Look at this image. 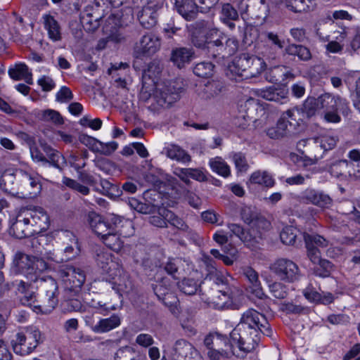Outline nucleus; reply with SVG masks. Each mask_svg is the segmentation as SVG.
<instances>
[{
    "mask_svg": "<svg viewBox=\"0 0 360 360\" xmlns=\"http://www.w3.org/2000/svg\"><path fill=\"white\" fill-rule=\"evenodd\" d=\"M249 319H250L253 325L249 323V327L264 333L263 329H268L267 319L264 315L269 309L270 299L264 293L259 281L258 274L252 268L249 267Z\"/></svg>",
    "mask_w": 360,
    "mask_h": 360,
    "instance_id": "f257e3e1",
    "label": "nucleus"
},
{
    "mask_svg": "<svg viewBox=\"0 0 360 360\" xmlns=\"http://www.w3.org/2000/svg\"><path fill=\"white\" fill-rule=\"evenodd\" d=\"M42 335L35 326L21 328L11 341L14 352L25 356L32 353L41 342Z\"/></svg>",
    "mask_w": 360,
    "mask_h": 360,
    "instance_id": "f03ea898",
    "label": "nucleus"
},
{
    "mask_svg": "<svg viewBox=\"0 0 360 360\" xmlns=\"http://www.w3.org/2000/svg\"><path fill=\"white\" fill-rule=\"evenodd\" d=\"M46 262L22 252H17L14 257L12 271L24 274L31 281H38V274L47 269Z\"/></svg>",
    "mask_w": 360,
    "mask_h": 360,
    "instance_id": "7ed1b4c3",
    "label": "nucleus"
},
{
    "mask_svg": "<svg viewBox=\"0 0 360 360\" xmlns=\"http://www.w3.org/2000/svg\"><path fill=\"white\" fill-rule=\"evenodd\" d=\"M58 277L65 290L74 295L79 293L86 281L83 269L71 265H62L58 271Z\"/></svg>",
    "mask_w": 360,
    "mask_h": 360,
    "instance_id": "20e7f679",
    "label": "nucleus"
},
{
    "mask_svg": "<svg viewBox=\"0 0 360 360\" xmlns=\"http://www.w3.org/2000/svg\"><path fill=\"white\" fill-rule=\"evenodd\" d=\"M39 283L37 287L41 288L45 292L46 302L41 306H34L37 313L44 314H50L58 304V285L56 281L51 277L41 276V274H38V281H33Z\"/></svg>",
    "mask_w": 360,
    "mask_h": 360,
    "instance_id": "39448f33",
    "label": "nucleus"
},
{
    "mask_svg": "<svg viewBox=\"0 0 360 360\" xmlns=\"http://www.w3.org/2000/svg\"><path fill=\"white\" fill-rule=\"evenodd\" d=\"M270 223L260 213L251 211L249 215V249L254 252L252 255L256 257L259 245L262 240V231L269 229Z\"/></svg>",
    "mask_w": 360,
    "mask_h": 360,
    "instance_id": "423d86ee",
    "label": "nucleus"
},
{
    "mask_svg": "<svg viewBox=\"0 0 360 360\" xmlns=\"http://www.w3.org/2000/svg\"><path fill=\"white\" fill-rule=\"evenodd\" d=\"M96 264L106 281L116 278L124 271L121 261L108 252H101L97 255Z\"/></svg>",
    "mask_w": 360,
    "mask_h": 360,
    "instance_id": "0eeeda50",
    "label": "nucleus"
},
{
    "mask_svg": "<svg viewBox=\"0 0 360 360\" xmlns=\"http://www.w3.org/2000/svg\"><path fill=\"white\" fill-rule=\"evenodd\" d=\"M271 271L283 281L292 283L299 277L298 266L292 260L278 259L271 266Z\"/></svg>",
    "mask_w": 360,
    "mask_h": 360,
    "instance_id": "6e6552de",
    "label": "nucleus"
},
{
    "mask_svg": "<svg viewBox=\"0 0 360 360\" xmlns=\"http://www.w3.org/2000/svg\"><path fill=\"white\" fill-rule=\"evenodd\" d=\"M230 335L231 339V345H229L225 342V346L231 347V353L236 357L239 359L245 358L248 351L245 347V337L246 335L245 315L243 316L238 326L231 331Z\"/></svg>",
    "mask_w": 360,
    "mask_h": 360,
    "instance_id": "1a4fd4ad",
    "label": "nucleus"
},
{
    "mask_svg": "<svg viewBox=\"0 0 360 360\" xmlns=\"http://www.w3.org/2000/svg\"><path fill=\"white\" fill-rule=\"evenodd\" d=\"M153 290L158 299L162 300L165 305L169 309L173 314H179V301L177 297L170 292V285L167 283V278L158 281L153 285Z\"/></svg>",
    "mask_w": 360,
    "mask_h": 360,
    "instance_id": "9d476101",
    "label": "nucleus"
},
{
    "mask_svg": "<svg viewBox=\"0 0 360 360\" xmlns=\"http://www.w3.org/2000/svg\"><path fill=\"white\" fill-rule=\"evenodd\" d=\"M300 202L311 204L322 209L329 208L333 204V199L323 191L307 188L299 195Z\"/></svg>",
    "mask_w": 360,
    "mask_h": 360,
    "instance_id": "9b49d317",
    "label": "nucleus"
},
{
    "mask_svg": "<svg viewBox=\"0 0 360 360\" xmlns=\"http://www.w3.org/2000/svg\"><path fill=\"white\" fill-rule=\"evenodd\" d=\"M335 25L333 22L323 24L321 27L316 29V33L322 42H328L326 45V50L328 53H339L343 50V46L338 41L343 40L346 37L345 31L338 32L340 35L335 37V40L330 41V35L326 32L327 30H333Z\"/></svg>",
    "mask_w": 360,
    "mask_h": 360,
    "instance_id": "f8f14e48",
    "label": "nucleus"
},
{
    "mask_svg": "<svg viewBox=\"0 0 360 360\" xmlns=\"http://www.w3.org/2000/svg\"><path fill=\"white\" fill-rule=\"evenodd\" d=\"M316 105L322 112L339 109L342 114H347L349 110L346 99L330 93H325L319 96L316 98Z\"/></svg>",
    "mask_w": 360,
    "mask_h": 360,
    "instance_id": "ddd939ff",
    "label": "nucleus"
},
{
    "mask_svg": "<svg viewBox=\"0 0 360 360\" xmlns=\"http://www.w3.org/2000/svg\"><path fill=\"white\" fill-rule=\"evenodd\" d=\"M221 33L217 29L200 30L198 35L194 34L192 38L193 44L198 47L207 46L208 49L212 46H221L223 44L224 37H221Z\"/></svg>",
    "mask_w": 360,
    "mask_h": 360,
    "instance_id": "4468645a",
    "label": "nucleus"
},
{
    "mask_svg": "<svg viewBox=\"0 0 360 360\" xmlns=\"http://www.w3.org/2000/svg\"><path fill=\"white\" fill-rule=\"evenodd\" d=\"M160 48V39L153 34L143 35L134 45V53L137 57L150 56Z\"/></svg>",
    "mask_w": 360,
    "mask_h": 360,
    "instance_id": "2eb2a0df",
    "label": "nucleus"
},
{
    "mask_svg": "<svg viewBox=\"0 0 360 360\" xmlns=\"http://www.w3.org/2000/svg\"><path fill=\"white\" fill-rule=\"evenodd\" d=\"M161 70L158 63H152L148 65V69L143 74L142 91L147 93L149 96L157 93L159 89L158 78Z\"/></svg>",
    "mask_w": 360,
    "mask_h": 360,
    "instance_id": "dca6fc26",
    "label": "nucleus"
},
{
    "mask_svg": "<svg viewBox=\"0 0 360 360\" xmlns=\"http://www.w3.org/2000/svg\"><path fill=\"white\" fill-rule=\"evenodd\" d=\"M31 215L27 212H24L23 208L18 212L15 221L11 226V230L13 235L18 238L28 237L33 233L31 230Z\"/></svg>",
    "mask_w": 360,
    "mask_h": 360,
    "instance_id": "f3484780",
    "label": "nucleus"
},
{
    "mask_svg": "<svg viewBox=\"0 0 360 360\" xmlns=\"http://www.w3.org/2000/svg\"><path fill=\"white\" fill-rule=\"evenodd\" d=\"M288 91L287 89L269 87L265 89H251L249 90V101L254 100L253 96L256 97H262L266 100L283 102V100L287 99Z\"/></svg>",
    "mask_w": 360,
    "mask_h": 360,
    "instance_id": "a211bd4d",
    "label": "nucleus"
},
{
    "mask_svg": "<svg viewBox=\"0 0 360 360\" xmlns=\"http://www.w3.org/2000/svg\"><path fill=\"white\" fill-rule=\"evenodd\" d=\"M88 221L89 225L94 233L102 240L110 231L115 230V226L110 221V217L105 221L102 217L94 212H91L88 214Z\"/></svg>",
    "mask_w": 360,
    "mask_h": 360,
    "instance_id": "6ab92c4d",
    "label": "nucleus"
},
{
    "mask_svg": "<svg viewBox=\"0 0 360 360\" xmlns=\"http://www.w3.org/2000/svg\"><path fill=\"white\" fill-rule=\"evenodd\" d=\"M86 322L91 326V330L96 333L109 332L121 324V318L117 314H112L105 319H101L96 324L86 319Z\"/></svg>",
    "mask_w": 360,
    "mask_h": 360,
    "instance_id": "aec40b11",
    "label": "nucleus"
},
{
    "mask_svg": "<svg viewBox=\"0 0 360 360\" xmlns=\"http://www.w3.org/2000/svg\"><path fill=\"white\" fill-rule=\"evenodd\" d=\"M44 28L47 32L48 37L53 42L62 39L61 27L56 19L51 14L46 13L42 15Z\"/></svg>",
    "mask_w": 360,
    "mask_h": 360,
    "instance_id": "412c9836",
    "label": "nucleus"
},
{
    "mask_svg": "<svg viewBox=\"0 0 360 360\" xmlns=\"http://www.w3.org/2000/svg\"><path fill=\"white\" fill-rule=\"evenodd\" d=\"M108 283L111 284L112 290L119 295L120 297L123 295L129 294L133 290L132 281L125 271Z\"/></svg>",
    "mask_w": 360,
    "mask_h": 360,
    "instance_id": "4be33fe9",
    "label": "nucleus"
},
{
    "mask_svg": "<svg viewBox=\"0 0 360 360\" xmlns=\"http://www.w3.org/2000/svg\"><path fill=\"white\" fill-rule=\"evenodd\" d=\"M193 55L194 53L191 49L176 48L172 50L170 59L175 66L182 68L191 63Z\"/></svg>",
    "mask_w": 360,
    "mask_h": 360,
    "instance_id": "5701e85b",
    "label": "nucleus"
},
{
    "mask_svg": "<svg viewBox=\"0 0 360 360\" xmlns=\"http://www.w3.org/2000/svg\"><path fill=\"white\" fill-rule=\"evenodd\" d=\"M15 285L17 287L18 292L21 294L20 302L23 305L29 306L33 309V311L37 313L39 311L34 306L36 302V294L34 291L30 290V285L23 281H16Z\"/></svg>",
    "mask_w": 360,
    "mask_h": 360,
    "instance_id": "b1692460",
    "label": "nucleus"
},
{
    "mask_svg": "<svg viewBox=\"0 0 360 360\" xmlns=\"http://www.w3.org/2000/svg\"><path fill=\"white\" fill-rule=\"evenodd\" d=\"M175 354L188 360H202L198 352L193 348L191 344L184 340H177L174 346Z\"/></svg>",
    "mask_w": 360,
    "mask_h": 360,
    "instance_id": "393cba45",
    "label": "nucleus"
},
{
    "mask_svg": "<svg viewBox=\"0 0 360 360\" xmlns=\"http://www.w3.org/2000/svg\"><path fill=\"white\" fill-rule=\"evenodd\" d=\"M159 213L162 217H164L167 220V222H168L172 226L183 232L186 233L189 236L192 235L193 231L191 229L189 228V226L181 218L179 217L172 211L165 207H160L159 208Z\"/></svg>",
    "mask_w": 360,
    "mask_h": 360,
    "instance_id": "a878e982",
    "label": "nucleus"
},
{
    "mask_svg": "<svg viewBox=\"0 0 360 360\" xmlns=\"http://www.w3.org/2000/svg\"><path fill=\"white\" fill-rule=\"evenodd\" d=\"M110 221L115 226V230L122 238H127L134 234V225L131 220L122 218L117 215H110Z\"/></svg>",
    "mask_w": 360,
    "mask_h": 360,
    "instance_id": "bb28decb",
    "label": "nucleus"
},
{
    "mask_svg": "<svg viewBox=\"0 0 360 360\" xmlns=\"http://www.w3.org/2000/svg\"><path fill=\"white\" fill-rule=\"evenodd\" d=\"M244 66V60L237 59L233 61L227 67L226 75L231 80L241 82L246 79V69Z\"/></svg>",
    "mask_w": 360,
    "mask_h": 360,
    "instance_id": "cd10ccee",
    "label": "nucleus"
},
{
    "mask_svg": "<svg viewBox=\"0 0 360 360\" xmlns=\"http://www.w3.org/2000/svg\"><path fill=\"white\" fill-rule=\"evenodd\" d=\"M24 212H27L31 217V226H37L41 230L46 229L49 224V216L41 207L35 209L23 208Z\"/></svg>",
    "mask_w": 360,
    "mask_h": 360,
    "instance_id": "c85d7f7f",
    "label": "nucleus"
},
{
    "mask_svg": "<svg viewBox=\"0 0 360 360\" xmlns=\"http://www.w3.org/2000/svg\"><path fill=\"white\" fill-rule=\"evenodd\" d=\"M292 74L287 71V68L283 65H277L270 68L265 72L266 79L271 83H281L284 82L289 76Z\"/></svg>",
    "mask_w": 360,
    "mask_h": 360,
    "instance_id": "c756f323",
    "label": "nucleus"
},
{
    "mask_svg": "<svg viewBox=\"0 0 360 360\" xmlns=\"http://www.w3.org/2000/svg\"><path fill=\"white\" fill-rule=\"evenodd\" d=\"M287 121V120H284L281 116L276 126L270 127L266 130V135L274 139H279L287 136L291 131V128H290Z\"/></svg>",
    "mask_w": 360,
    "mask_h": 360,
    "instance_id": "7c9ffc66",
    "label": "nucleus"
},
{
    "mask_svg": "<svg viewBox=\"0 0 360 360\" xmlns=\"http://www.w3.org/2000/svg\"><path fill=\"white\" fill-rule=\"evenodd\" d=\"M10 77L15 80H24L26 83L32 84V75L28 67L24 63L16 64L8 70Z\"/></svg>",
    "mask_w": 360,
    "mask_h": 360,
    "instance_id": "2f4dec72",
    "label": "nucleus"
},
{
    "mask_svg": "<svg viewBox=\"0 0 360 360\" xmlns=\"http://www.w3.org/2000/svg\"><path fill=\"white\" fill-rule=\"evenodd\" d=\"M19 174L22 177V181L30 186L31 191L30 194L32 196H35L40 193L41 185L39 181V177L37 175L30 174L22 169L19 171Z\"/></svg>",
    "mask_w": 360,
    "mask_h": 360,
    "instance_id": "473e14b6",
    "label": "nucleus"
},
{
    "mask_svg": "<svg viewBox=\"0 0 360 360\" xmlns=\"http://www.w3.org/2000/svg\"><path fill=\"white\" fill-rule=\"evenodd\" d=\"M285 52L289 56H297L302 61H308L311 58L310 50L301 44H290L285 47Z\"/></svg>",
    "mask_w": 360,
    "mask_h": 360,
    "instance_id": "72a5a7b5",
    "label": "nucleus"
},
{
    "mask_svg": "<svg viewBox=\"0 0 360 360\" xmlns=\"http://www.w3.org/2000/svg\"><path fill=\"white\" fill-rule=\"evenodd\" d=\"M36 116L39 120L49 122L54 125H61L64 122L61 115L58 111L53 109L39 110L36 113Z\"/></svg>",
    "mask_w": 360,
    "mask_h": 360,
    "instance_id": "f704fd0d",
    "label": "nucleus"
},
{
    "mask_svg": "<svg viewBox=\"0 0 360 360\" xmlns=\"http://www.w3.org/2000/svg\"><path fill=\"white\" fill-rule=\"evenodd\" d=\"M139 20L143 27L150 29L157 22V13L151 7H145L139 15Z\"/></svg>",
    "mask_w": 360,
    "mask_h": 360,
    "instance_id": "c9c22d12",
    "label": "nucleus"
},
{
    "mask_svg": "<svg viewBox=\"0 0 360 360\" xmlns=\"http://www.w3.org/2000/svg\"><path fill=\"white\" fill-rule=\"evenodd\" d=\"M167 156L182 163H188L191 161V156L181 147L171 144L166 149Z\"/></svg>",
    "mask_w": 360,
    "mask_h": 360,
    "instance_id": "e433bc0d",
    "label": "nucleus"
},
{
    "mask_svg": "<svg viewBox=\"0 0 360 360\" xmlns=\"http://www.w3.org/2000/svg\"><path fill=\"white\" fill-rule=\"evenodd\" d=\"M209 165L212 172L224 177H227L231 174V169L227 163L221 157L211 158Z\"/></svg>",
    "mask_w": 360,
    "mask_h": 360,
    "instance_id": "4c0bfd02",
    "label": "nucleus"
},
{
    "mask_svg": "<svg viewBox=\"0 0 360 360\" xmlns=\"http://www.w3.org/2000/svg\"><path fill=\"white\" fill-rule=\"evenodd\" d=\"M302 236L305 246L316 247L317 248H326L329 245V241L323 236L316 233H307L304 232Z\"/></svg>",
    "mask_w": 360,
    "mask_h": 360,
    "instance_id": "58836bf2",
    "label": "nucleus"
},
{
    "mask_svg": "<svg viewBox=\"0 0 360 360\" xmlns=\"http://www.w3.org/2000/svg\"><path fill=\"white\" fill-rule=\"evenodd\" d=\"M122 238V237L117 232L110 231V233L102 239V241L111 250L119 252L123 247L124 241Z\"/></svg>",
    "mask_w": 360,
    "mask_h": 360,
    "instance_id": "ea45409f",
    "label": "nucleus"
},
{
    "mask_svg": "<svg viewBox=\"0 0 360 360\" xmlns=\"http://www.w3.org/2000/svg\"><path fill=\"white\" fill-rule=\"evenodd\" d=\"M300 231L294 226H288L283 229L280 233L281 240L283 244L293 245L296 243L298 235Z\"/></svg>",
    "mask_w": 360,
    "mask_h": 360,
    "instance_id": "a19ab883",
    "label": "nucleus"
},
{
    "mask_svg": "<svg viewBox=\"0 0 360 360\" xmlns=\"http://www.w3.org/2000/svg\"><path fill=\"white\" fill-rule=\"evenodd\" d=\"M302 112L297 108H293L292 109H289L284 112L281 116L284 118V120H287V123L288 124L290 128L296 129L300 126V122H302V119L301 117Z\"/></svg>",
    "mask_w": 360,
    "mask_h": 360,
    "instance_id": "79ce46f5",
    "label": "nucleus"
},
{
    "mask_svg": "<svg viewBox=\"0 0 360 360\" xmlns=\"http://www.w3.org/2000/svg\"><path fill=\"white\" fill-rule=\"evenodd\" d=\"M250 180L252 183L263 185L268 188L273 187L275 184L272 176L266 172H255L251 175Z\"/></svg>",
    "mask_w": 360,
    "mask_h": 360,
    "instance_id": "37998d69",
    "label": "nucleus"
},
{
    "mask_svg": "<svg viewBox=\"0 0 360 360\" xmlns=\"http://www.w3.org/2000/svg\"><path fill=\"white\" fill-rule=\"evenodd\" d=\"M348 160H340L332 163L329 167L328 172L330 174L336 178L345 179L347 177Z\"/></svg>",
    "mask_w": 360,
    "mask_h": 360,
    "instance_id": "c03bdc74",
    "label": "nucleus"
},
{
    "mask_svg": "<svg viewBox=\"0 0 360 360\" xmlns=\"http://www.w3.org/2000/svg\"><path fill=\"white\" fill-rule=\"evenodd\" d=\"M247 102L248 98L245 96L239 99L237 102L238 115L235 119V124L239 127H242L243 129H245L247 125Z\"/></svg>",
    "mask_w": 360,
    "mask_h": 360,
    "instance_id": "a18cd8bd",
    "label": "nucleus"
},
{
    "mask_svg": "<svg viewBox=\"0 0 360 360\" xmlns=\"http://www.w3.org/2000/svg\"><path fill=\"white\" fill-rule=\"evenodd\" d=\"M285 6L294 13H302L310 9L311 0H285Z\"/></svg>",
    "mask_w": 360,
    "mask_h": 360,
    "instance_id": "49530a36",
    "label": "nucleus"
},
{
    "mask_svg": "<svg viewBox=\"0 0 360 360\" xmlns=\"http://www.w3.org/2000/svg\"><path fill=\"white\" fill-rule=\"evenodd\" d=\"M338 139L333 136L324 135L316 138L313 143L315 148H320L324 151L333 149Z\"/></svg>",
    "mask_w": 360,
    "mask_h": 360,
    "instance_id": "de8ad7c7",
    "label": "nucleus"
},
{
    "mask_svg": "<svg viewBox=\"0 0 360 360\" xmlns=\"http://www.w3.org/2000/svg\"><path fill=\"white\" fill-rule=\"evenodd\" d=\"M176 10L178 13L187 20L193 19L198 12L195 3L193 2L191 0L187 1Z\"/></svg>",
    "mask_w": 360,
    "mask_h": 360,
    "instance_id": "09e8293b",
    "label": "nucleus"
},
{
    "mask_svg": "<svg viewBox=\"0 0 360 360\" xmlns=\"http://www.w3.org/2000/svg\"><path fill=\"white\" fill-rule=\"evenodd\" d=\"M249 62H250V65L249 66L250 69L249 77L251 78L255 77L257 75H259L266 67V63L264 60L257 56L249 57Z\"/></svg>",
    "mask_w": 360,
    "mask_h": 360,
    "instance_id": "8fccbe9b",
    "label": "nucleus"
},
{
    "mask_svg": "<svg viewBox=\"0 0 360 360\" xmlns=\"http://www.w3.org/2000/svg\"><path fill=\"white\" fill-rule=\"evenodd\" d=\"M193 72L195 75L200 77H210L214 73V65L211 63H199L195 66Z\"/></svg>",
    "mask_w": 360,
    "mask_h": 360,
    "instance_id": "3c124183",
    "label": "nucleus"
},
{
    "mask_svg": "<svg viewBox=\"0 0 360 360\" xmlns=\"http://www.w3.org/2000/svg\"><path fill=\"white\" fill-rule=\"evenodd\" d=\"M316 264L319 266L315 268L314 273L320 277L325 278L329 276L333 270V264L328 259H321Z\"/></svg>",
    "mask_w": 360,
    "mask_h": 360,
    "instance_id": "603ef678",
    "label": "nucleus"
},
{
    "mask_svg": "<svg viewBox=\"0 0 360 360\" xmlns=\"http://www.w3.org/2000/svg\"><path fill=\"white\" fill-rule=\"evenodd\" d=\"M230 300L231 307L238 309L245 302V295L240 289L234 288L231 293Z\"/></svg>",
    "mask_w": 360,
    "mask_h": 360,
    "instance_id": "864d4df0",
    "label": "nucleus"
},
{
    "mask_svg": "<svg viewBox=\"0 0 360 360\" xmlns=\"http://www.w3.org/2000/svg\"><path fill=\"white\" fill-rule=\"evenodd\" d=\"M179 288L186 295H193L198 289V283L193 279H184L179 283Z\"/></svg>",
    "mask_w": 360,
    "mask_h": 360,
    "instance_id": "5fc2aeb1",
    "label": "nucleus"
},
{
    "mask_svg": "<svg viewBox=\"0 0 360 360\" xmlns=\"http://www.w3.org/2000/svg\"><path fill=\"white\" fill-rule=\"evenodd\" d=\"M269 290L273 296L277 299H284L288 295L287 287L279 282H274L269 285Z\"/></svg>",
    "mask_w": 360,
    "mask_h": 360,
    "instance_id": "6e6d98bb",
    "label": "nucleus"
},
{
    "mask_svg": "<svg viewBox=\"0 0 360 360\" xmlns=\"http://www.w3.org/2000/svg\"><path fill=\"white\" fill-rule=\"evenodd\" d=\"M280 310L286 314H304L307 309L292 302H283L280 304Z\"/></svg>",
    "mask_w": 360,
    "mask_h": 360,
    "instance_id": "4d7b16f0",
    "label": "nucleus"
},
{
    "mask_svg": "<svg viewBox=\"0 0 360 360\" xmlns=\"http://www.w3.org/2000/svg\"><path fill=\"white\" fill-rule=\"evenodd\" d=\"M360 179V165L348 161L346 180L355 181Z\"/></svg>",
    "mask_w": 360,
    "mask_h": 360,
    "instance_id": "13d9d810",
    "label": "nucleus"
},
{
    "mask_svg": "<svg viewBox=\"0 0 360 360\" xmlns=\"http://www.w3.org/2000/svg\"><path fill=\"white\" fill-rule=\"evenodd\" d=\"M236 10L229 4H224L221 9V19L226 20H236L238 19Z\"/></svg>",
    "mask_w": 360,
    "mask_h": 360,
    "instance_id": "bf43d9fd",
    "label": "nucleus"
},
{
    "mask_svg": "<svg viewBox=\"0 0 360 360\" xmlns=\"http://www.w3.org/2000/svg\"><path fill=\"white\" fill-rule=\"evenodd\" d=\"M79 140L82 144L89 148L91 151L97 153L98 147L100 146V141L86 134L80 135Z\"/></svg>",
    "mask_w": 360,
    "mask_h": 360,
    "instance_id": "052dcab7",
    "label": "nucleus"
},
{
    "mask_svg": "<svg viewBox=\"0 0 360 360\" xmlns=\"http://www.w3.org/2000/svg\"><path fill=\"white\" fill-rule=\"evenodd\" d=\"M303 112L307 114L308 117L314 115L316 112L319 113L320 109L316 105V99L313 98L307 99L304 103Z\"/></svg>",
    "mask_w": 360,
    "mask_h": 360,
    "instance_id": "680f3d73",
    "label": "nucleus"
},
{
    "mask_svg": "<svg viewBox=\"0 0 360 360\" xmlns=\"http://www.w3.org/2000/svg\"><path fill=\"white\" fill-rule=\"evenodd\" d=\"M102 120L99 118L91 119L89 116H84L79 120V124L85 127H89L94 130H98L102 127Z\"/></svg>",
    "mask_w": 360,
    "mask_h": 360,
    "instance_id": "e2e57ef3",
    "label": "nucleus"
},
{
    "mask_svg": "<svg viewBox=\"0 0 360 360\" xmlns=\"http://www.w3.org/2000/svg\"><path fill=\"white\" fill-rule=\"evenodd\" d=\"M97 153L103 155H109L112 153L118 146V144L115 141H110L108 143H103L99 141Z\"/></svg>",
    "mask_w": 360,
    "mask_h": 360,
    "instance_id": "0e129e2a",
    "label": "nucleus"
},
{
    "mask_svg": "<svg viewBox=\"0 0 360 360\" xmlns=\"http://www.w3.org/2000/svg\"><path fill=\"white\" fill-rule=\"evenodd\" d=\"M339 112V109H333V110L321 112V115L326 122L338 123L341 120V117L338 114Z\"/></svg>",
    "mask_w": 360,
    "mask_h": 360,
    "instance_id": "69168bd1",
    "label": "nucleus"
},
{
    "mask_svg": "<svg viewBox=\"0 0 360 360\" xmlns=\"http://www.w3.org/2000/svg\"><path fill=\"white\" fill-rule=\"evenodd\" d=\"M72 99L71 90L67 86H62L56 93V100L59 103H68Z\"/></svg>",
    "mask_w": 360,
    "mask_h": 360,
    "instance_id": "338daca9",
    "label": "nucleus"
},
{
    "mask_svg": "<svg viewBox=\"0 0 360 360\" xmlns=\"http://www.w3.org/2000/svg\"><path fill=\"white\" fill-rule=\"evenodd\" d=\"M230 232L238 237L241 241L245 242L247 239V233L244 229L238 224H231L229 225Z\"/></svg>",
    "mask_w": 360,
    "mask_h": 360,
    "instance_id": "774afa93",
    "label": "nucleus"
}]
</instances>
